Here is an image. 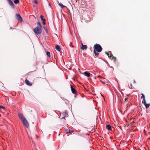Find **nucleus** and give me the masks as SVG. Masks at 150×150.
<instances>
[{
    "mask_svg": "<svg viewBox=\"0 0 150 150\" xmlns=\"http://www.w3.org/2000/svg\"><path fill=\"white\" fill-rule=\"evenodd\" d=\"M0 108H2L3 109H5V108L4 106L0 105Z\"/></svg>",
    "mask_w": 150,
    "mask_h": 150,
    "instance_id": "nucleus-22",
    "label": "nucleus"
},
{
    "mask_svg": "<svg viewBox=\"0 0 150 150\" xmlns=\"http://www.w3.org/2000/svg\"><path fill=\"white\" fill-rule=\"evenodd\" d=\"M25 82L26 84L28 85L31 86L32 85V83L27 79H25Z\"/></svg>",
    "mask_w": 150,
    "mask_h": 150,
    "instance_id": "nucleus-10",
    "label": "nucleus"
},
{
    "mask_svg": "<svg viewBox=\"0 0 150 150\" xmlns=\"http://www.w3.org/2000/svg\"><path fill=\"white\" fill-rule=\"evenodd\" d=\"M107 54L109 57H110V58H112L114 59V62H116V58L115 57L113 56L112 54L111 53L109 54L107 53Z\"/></svg>",
    "mask_w": 150,
    "mask_h": 150,
    "instance_id": "nucleus-6",
    "label": "nucleus"
},
{
    "mask_svg": "<svg viewBox=\"0 0 150 150\" xmlns=\"http://www.w3.org/2000/svg\"><path fill=\"white\" fill-rule=\"evenodd\" d=\"M55 48L57 51L59 52L61 50V48L60 47V46L58 45H56L55 47Z\"/></svg>",
    "mask_w": 150,
    "mask_h": 150,
    "instance_id": "nucleus-13",
    "label": "nucleus"
},
{
    "mask_svg": "<svg viewBox=\"0 0 150 150\" xmlns=\"http://www.w3.org/2000/svg\"><path fill=\"white\" fill-rule=\"evenodd\" d=\"M83 74L85 76L88 77H90L91 76V74L87 71H85L84 72Z\"/></svg>",
    "mask_w": 150,
    "mask_h": 150,
    "instance_id": "nucleus-9",
    "label": "nucleus"
},
{
    "mask_svg": "<svg viewBox=\"0 0 150 150\" xmlns=\"http://www.w3.org/2000/svg\"><path fill=\"white\" fill-rule=\"evenodd\" d=\"M18 115L20 119L21 120L24 125L26 127H28L29 126V124L27 120L24 117L23 115L22 114L19 113Z\"/></svg>",
    "mask_w": 150,
    "mask_h": 150,
    "instance_id": "nucleus-2",
    "label": "nucleus"
},
{
    "mask_svg": "<svg viewBox=\"0 0 150 150\" xmlns=\"http://www.w3.org/2000/svg\"><path fill=\"white\" fill-rule=\"evenodd\" d=\"M46 54L48 57H50V52L47 51L46 52Z\"/></svg>",
    "mask_w": 150,
    "mask_h": 150,
    "instance_id": "nucleus-18",
    "label": "nucleus"
},
{
    "mask_svg": "<svg viewBox=\"0 0 150 150\" xmlns=\"http://www.w3.org/2000/svg\"><path fill=\"white\" fill-rule=\"evenodd\" d=\"M34 1L33 3L35 4H38V2L36 0H34Z\"/></svg>",
    "mask_w": 150,
    "mask_h": 150,
    "instance_id": "nucleus-23",
    "label": "nucleus"
},
{
    "mask_svg": "<svg viewBox=\"0 0 150 150\" xmlns=\"http://www.w3.org/2000/svg\"><path fill=\"white\" fill-rule=\"evenodd\" d=\"M33 31L37 35H38L41 34L42 32L41 28L38 26H37L34 28Z\"/></svg>",
    "mask_w": 150,
    "mask_h": 150,
    "instance_id": "nucleus-3",
    "label": "nucleus"
},
{
    "mask_svg": "<svg viewBox=\"0 0 150 150\" xmlns=\"http://www.w3.org/2000/svg\"><path fill=\"white\" fill-rule=\"evenodd\" d=\"M40 18H41V20L43 21V25H45L46 24L45 20V19L43 18V16L42 15H41L40 16Z\"/></svg>",
    "mask_w": 150,
    "mask_h": 150,
    "instance_id": "nucleus-8",
    "label": "nucleus"
},
{
    "mask_svg": "<svg viewBox=\"0 0 150 150\" xmlns=\"http://www.w3.org/2000/svg\"><path fill=\"white\" fill-rule=\"evenodd\" d=\"M128 100V98H126L125 99V100L126 101H127Z\"/></svg>",
    "mask_w": 150,
    "mask_h": 150,
    "instance_id": "nucleus-25",
    "label": "nucleus"
},
{
    "mask_svg": "<svg viewBox=\"0 0 150 150\" xmlns=\"http://www.w3.org/2000/svg\"><path fill=\"white\" fill-rule=\"evenodd\" d=\"M93 52L96 55H98L99 52H101L102 50V48L99 44H96L94 46Z\"/></svg>",
    "mask_w": 150,
    "mask_h": 150,
    "instance_id": "nucleus-1",
    "label": "nucleus"
},
{
    "mask_svg": "<svg viewBox=\"0 0 150 150\" xmlns=\"http://www.w3.org/2000/svg\"><path fill=\"white\" fill-rule=\"evenodd\" d=\"M19 0H14V3L16 4H17L19 3Z\"/></svg>",
    "mask_w": 150,
    "mask_h": 150,
    "instance_id": "nucleus-17",
    "label": "nucleus"
},
{
    "mask_svg": "<svg viewBox=\"0 0 150 150\" xmlns=\"http://www.w3.org/2000/svg\"><path fill=\"white\" fill-rule=\"evenodd\" d=\"M61 98L62 99V100H63L65 102V103L66 104H67L69 103V102L67 100H66L64 98Z\"/></svg>",
    "mask_w": 150,
    "mask_h": 150,
    "instance_id": "nucleus-14",
    "label": "nucleus"
},
{
    "mask_svg": "<svg viewBox=\"0 0 150 150\" xmlns=\"http://www.w3.org/2000/svg\"><path fill=\"white\" fill-rule=\"evenodd\" d=\"M142 96L141 97V99H142L143 98L144 99H145V96L143 93H142Z\"/></svg>",
    "mask_w": 150,
    "mask_h": 150,
    "instance_id": "nucleus-21",
    "label": "nucleus"
},
{
    "mask_svg": "<svg viewBox=\"0 0 150 150\" xmlns=\"http://www.w3.org/2000/svg\"><path fill=\"white\" fill-rule=\"evenodd\" d=\"M10 28L11 29H12V28L11 27Z\"/></svg>",
    "mask_w": 150,
    "mask_h": 150,
    "instance_id": "nucleus-30",
    "label": "nucleus"
},
{
    "mask_svg": "<svg viewBox=\"0 0 150 150\" xmlns=\"http://www.w3.org/2000/svg\"><path fill=\"white\" fill-rule=\"evenodd\" d=\"M70 86H71V92H72V93L74 94H76L77 93L76 91L74 88H73V87L71 85H70Z\"/></svg>",
    "mask_w": 150,
    "mask_h": 150,
    "instance_id": "nucleus-7",
    "label": "nucleus"
},
{
    "mask_svg": "<svg viewBox=\"0 0 150 150\" xmlns=\"http://www.w3.org/2000/svg\"><path fill=\"white\" fill-rule=\"evenodd\" d=\"M16 18L17 20L21 22L23 20L22 18L21 17L20 14H16Z\"/></svg>",
    "mask_w": 150,
    "mask_h": 150,
    "instance_id": "nucleus-5",
    "label": "nucleus"
},
{
    "mask_svg": "<svg viewBox=\"0 0 150 150\" xmlns=\"http://www.w3.org/2000/svg\"><path fill=\"white\" fill-rule=\"evenodd\" d=\"M106 128L109 131L111 130L112 129L111 126L110 125H107Z\"/></svg>",
    "mask_w": 150,
    "mask_h": 150,
    "instance_id": "nucleus-11",
    "label": "nucleus"
},
{
    "mask_svg": "<svg viewBox=\"0 0 150 150\" xmlns=\"http://www.w3.org/2000/svg\"><path fill=\"white\" fill-rule=\"evenodd\" d=\"M130 85L131 86H132V84H130Z\"/></svg>",
    "mask_w": 150,
    "mask_h": 150,
    "instance_id": "nucleus-29",
    "label": "nucleus"
},
{
    "mask_svg": "<svg viewBox=\"0 0 150 150\" xmlns=\"http://www.w3.org/2000/svg\"><path fill=\"white\" fill-rule=\"evenodd\" d=\"M134 83H136V81H135V80H134Z\"/></svg>",
    "mask_w": 150,
    "mask_h": 150,
    "instance_id": "nucleus-28",
    "label": "nucleus"
},
{
    "mask_svg": "<svg viewBox=\"0 0 150 150\" xmlns=\"http://www.w3.org/2000/svg\"><path fill=\"white\" fill-rule=\"evenodd\" d=\"M37 25L39 26H38L39 27H40L41 28H42L40 22H38L37 23Z\"/></svg>",
    "mask_w": 150,
    "mask_h": 150,
    "instance_id": "nucleus-20",
    "label": "nucleus"
},
{
    "mask_svg": "<svg viewBox=\"0 0 150 150\" xmlns=\"http://www.w3.org/2000/svg\"><path fill=\"white\" fill-rule=\"evenodd\" d=\"M142 103L143 104H144V105H145L146 103V101L145 100V99H144L142 101Z\"/></svg>",
    "mask_w": 150,
    "mask_h": 150,
    "instance_id": "nucleus-19",
    "label": "nucleus"
},
{
    "mask_svg": "<svg viewBox=\"0 0 150 150\" xmlns=\"http://www.w3.org/2000/svg\"><path fill=\"white\" fill-rule=\"evenodd\" d=\"M144 105L145 106L146 108H149V107L150 106V104H146H146H145Z\"/></svg>",
    "mask_w": 150,
    "mask_h": 150,
    "instance_id": "nucleus-16",
    "label": "nucleus"
},
{
    "mask_svg": "<svg viewBox=\"0 0 150 150\" xmlns=\"http://www.w3.org/2000/svg\"><path fill=\"white\" fill-rule=\"evenodd\" d=\"M129 126V124H127L126 125V126H127V127H128Z\"/></svg>",
    "mask_w": 150,
    "mask_h": 150,
    "instance_id": "nucleus-27",
    "label": "nucleus"
},
{
    "mask_svg": "<svg viewBox=\"0 0 150 150\" xmlns=\"http://www.w3.org/2000/svg\"><path fill=\"white\" fill-rule=\"evenodd\" d=\"M82 47L81 48L83 50H86L87 48V46L86 45H83L82 43Z\"/></svg>",
    "mask_w": 150,
    "mask_h": 150,
    "instance_id": "nucleus-12",
    "label": "nucleus"
},
{
    "mask_svg": "<svg viewBox=\"0 0 150 150\" xmlns=\"http://www.w3.org/2000/svg\"><path fill=\"white\" fill-rule=\"evenodd\" d=\"M7 0L8 4L11 6V7L13 8H14L15 7V6L13 2L11 0Z\"/></svg>",
    "mask_w": 150,
    "mask_h": 150,
    "instance_id": "nucleus-4",
    "label": "nucleus"
},
{
    "mask_svg": "<svg viewBox=\"0 0 150 150\" xmlns=\"http://www.w3.org/2000/svg\"><path fill=\"white\" fill-rule=\"evenodd\" d=\"M58 4L62 8H63L64 7H66V6L62 4L59 3V2H58Z\"/></svg>",
    "mask_w": 150,
    "mask_h": 150,
    "instance_id": "nucleus-15",
    "label": "nucleus"
},
{
    "mask_svg": "<svg viewBox=\"0 0 150 150\" xmlns=\"http://www.w3.org/2000/svg\"><path fill=\"white\" fill-rule=\"evenodd\" d=\"M71 42L70 43L69 45L70 46H71L72 47H74V46L71 45Z\"/></svg>",
    "mask_w": 150,
    "mask_h": 150,
    "instance_id": "nucleus-24",
    "label": "nucleus"
},
{
    "mask_svg": "<svg viewBox=\"0 0 150 150\" xmlns=\"http://www.w3.org/2000/svg\"><path fill=\"white\" fill-rule=\"evenodd\" d=\"M69 132H74V131L71 130H69Z\"/></svg>",
    "mask_w": 150,
    "mask_h": 150,
    "instance_id": "nucleus-26",
    "label": "nucleus"
}]
</instances>
